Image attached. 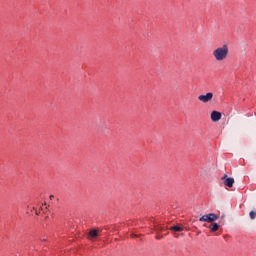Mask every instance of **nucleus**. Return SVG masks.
Returning a JSON list of instances; mask_svg holds the SVG:
<instances>
[{"label": "nucleus", "instance_id": "obj_9", "mask_svg": "<svg viewBox=\"0 0 256 256\" xmlns=\"http://www.w3.org/2000/svg\"><path fill=\"white\" fill-rule=\"evenodd\" d=\"M249 217H250V219H255L256 218V211H251L249 213Z\"/></svg>", "mask_w": 256, "mask_h": 256}, {"label": "nucleus", "instance_id": "obj_2", "mask_svg": "<svg viewBox=\"0 0 256 256\" xmlns=\"http://www.w3.org/2000/svg\"><path fill=\"white\" fill-rule=\"evenodd\" d=\"M219 219V216L215 213H210L203 215L202 217L199 218L200 222H206V223H213V221H217Z\"/></svg>", "mask_w": 256, "mask_h": 256}, {"label": "nucleus", "instance_id": "obj_7", "mask_svg": "<svg viewBox=\"0 0 256 256\" xmlns=\"http://www.w3.org/2000/svg\"><path fill=\"white\" fill-rule=\"evenodd\" d=\"M209 229L212 231V233H215V231H219V224L213 223L209 226Z\"/></svg>", "mask_w": 256, "mask_h": 256}, {"label": "nucleus", "instance_id": "obj_12", "mask_svg": "<svg viewBox=\"0 0 256 256\" xmlns=\"http://www.w3.org/2000/svg\"><path fill=\"white\" fill-rule=\"evenodd\" d=\"M135 237H139L137 234H132V238L135 239Z\"/></svg>", "mask_w": 256, "mask_h": 256}, {"label": "nucleus", "instance_id": "obj_13", "mask_svg": "<svg viewBox=\"0 0 256 256\" xmlns=\"http://www.w3.org/2000/svg\"><path fill=\"white\" fill-rule=\"evenodd\" d=\"M41 212H36V215H39Z\"/></svg>", "mask_w": 256, "mask_h": 256}, {"label": "nucleus", "instance_id": "obj_5", "mask_svg": "<svg viewBox=\"0 0 256 256\" xmlns=\"http://www.w3.org/2000/svg\"><path fill=\"white\" fill-rule=\"evenodd\" d=\"M221 117H222L221 112L216 110L212 111L210 114V119L211 121H213V123H217V121H221Z\"/></svg>", "mask_w": 256, "mask_h": 256}, {"label": "nucleus", "instance_id": "obj_10", "mask_svg": "<svg viewBox=\"0 0 256 256\" xmlns=\"http://www.w3.org/2000/svg\"><path fill=\"white\" fill-rule=\"evenodd\" d=\"M41 211H43V213H45V211H47V205L46 204H42V206L40 207Z\"/></svg>", "mask_w": 256, "mask_h": 256}, {"label": "nucleus", "instance_id": "obj_6", "mask_svg": "<svg viewBox=\"0 0 256 256\" xmlns=\"http://www.w3.org/2000/svg\"><path fill=\"white\" fill-rule=\"evenodd\" d=\"M222 180L224 181V185L230 188L233 187L235 183V179L227 177V174L223 176Z\"/></svg>", "mask_w": 256, "mask_h": 256}, {"label": "nucleus", "instance_id": "obj_11", "mask_svg": "<svg viewBox=\"0 0 256 256\" xmlns=\"http://www.w3.org/2000/svg\"><path fill=\"white\" fill-rule=\"evenodd\" d=\"M156 239H163V236H161V235L158 234V235L156 236Z\"/></svg>", "mask_w": 256, "mask_h": 256}, {"label": "nucleus", "instance_id": "obj_4", "mask_svg": "<svg viewBox=\"0 0 256 256\" xmlns=\"http://www.w3.org/2000/svg\"><path fill=\"white\" fill-rule=\"evenodd\" d=\"M100 233H101V231L98 230V229L90 230V231L88 232V239H89L90 241H95V239L99 237Z\"/></svg>", "mask_w": 256, "mask_h": 256}, {"label": "nucleus", "instance_id": "obj_3", "mask_svg": "<svg viewBox=\"0 0 256 256\" xmlns=\"http://www.w3.org/2000/svg\"><path fill=\"white\" fill-rule=\"evenodd\" d=\"M213 100V93L208 92L205 95L198 96V101H201V103H209V101Z\"/></svg>", "mask_w": 256, "mask_h": 256}, {"label": "nucleus", "instance_id": "obj_1", "mask_svg": "<svg viewBox=\"0 0 256 256\" xmlns=\"http://www.w3.org/2000/svg\"><path fill=\"white\" fill-rule=\"evenodd\" d=\"M212 55L217 63H223V61H227L229 58V44H223L222 46L215 48L212 52Z\"/></svg>", "mask_w": 256, "mask_h": 256}, {"label": "nucleus", "instance_id": "obj_8", "mask_svg": "<svg viewBox=\"0 0 256 256\" xmlns=\"http://www.w3.org/2000/svg\"><path fill=\"white\" fill-rule=\"evenodd\" d=\"M170 231L181 232V231H183V227H181V226H173V227L170 228Z\"/></svg>", "mask_w": 256, "mask_h": 256}]
</instances>
